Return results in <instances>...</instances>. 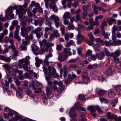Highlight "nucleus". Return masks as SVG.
I'll list each match as a JSON object with an SVG mask.
<instances>
[{
    "label": "nucleus",
    "mask_w": 121,
    "mask_h": 121,
    "mask_svg": "<svg viewBox=\"0 0 121 121\" xmlns=\"http://www.w3.org/2000/svg\"><path fill=\"white\" fill-rule=\"evenodd\" d=\"M42 68L45 74V76L46 80H49L52 76L55 78L59 77V75L56 73V70L53 67L52 68V73L51 72L52 68L51 66H48V69L46 66L45 65Z\"/></svg>",
    "instance_id": "nucleus-1"
},
{
    "label": "nucleus",
    "mask_w": 121,
    "mask_h": 121,
    "mask_svg": "<svg viewBox=\"0 0 121 121\" xmlns=\"http://www.w3.org/2000/svg\"><path fill=\"white\" fill-rule=\"evenodd\" d=\"M70 48H65L63 50V52L61 54V56L58 57V60L61 62L67 61V58L68 57L67 55H65L67 54L68 55L71 56L72 55V52H70Z\"/></svg>",
    "instance_id": "nucleus-2"
},
{
    "label": "nucleus",
    "mask_w": 121,
    "mask_h": 121,
    "mask_svg": "<svg viewBox=\"0 0 121 121\" xmlns=\"http://www.w3.org/2000/svg\"><path fill=\"white\" fill-rule=\"evenodd\" d=\"M27 6V3H26L24 4L23 5L24 8L22 6H19V9L16 11V12L18 14L19 17H22V15H24L26 13V9L25 8H26Z\"/></svg>",
    "instance_id": "nucleus-3"
},
{
    "label": "nucleus",
    "mask_w": 121,
    "mask_h": 121,
    "mask_svg": "<svg viewBox=\"0 0 121 121\" xmlns=\"http://www.w3.org/2000/svg\"><path fill=\"white\" fill-rule=\"evenodd\" d=\"M49 0L50 1V0H44L46 7L48 8L49 6L50 8L52 9L54 12H57L58 9L56 5L55 2L54 1L48 3Z\"/></svg>",
    "instance_id": "nucleus-4"
},
{
    "label": "nucleus",
    "mask_w": 121,
    "mask_h": 121,
    "mask_svg": "<svg viewBox=\"0 0 121 121\" xmlns=\"http://www.w3.org/2000/svg\"><path fill=\"white\" fill-rule=\"evenodd\" d=\"M81 107L80 104L78 102L76 103L74 106L70 109L69 112V115L71 117H75L77 115V113L75 112V110L74 109L76 108V109H79Z\"/></svg>",
    "instance_id": "nucleus-5"
},
{
    "label": "nucleus",
    "mask_w": 121,
    "mask_h": 121,
    "mask_svg": "<svg viewBox=\"0 0 121 121\" xmlns=\"http://www.w3.org/2000/svg\"><path fill=\"white\" fill-rule=\"evenodd\" d=\"M33 27L30 26H29L26 28L23 27L21 28L22 31L21 34V35L24 37H26L28 35L29 32L33 30Z\"/></svg>",
    "instance_id": "nucleus-6"
},
{
    "label": "nucleus",
    "mask_w": 121,
    "mask_h": 121,
    "mask_svg": "<svg viewBox=\"0 0 121 121\" xmlns=\"http://www.w3.org/2000/svg\"><path fill=\"white\" fill-rule=\"evenodd\" d=\"M77 75L76 74L72 72L71 74H69L68 75V79L69 81L66 80L65 82L66 84H68L70 83V82L73 79H74L77 77Z\"/></svg>",
    "instance_id": "nucleus-7"
},
{
    "label": "nucleus",
    "mask_w": 121,
    "mask_h": 121,
    "mask_svg": "<svg viewBox=\"0 0 121 121\" xmlns=\"http://www.w3.org/2000/svg\"><path fill=\"white\" fill-rule=\"evenodd\" d=\"M92 8L93 9V13L95 15H97L99 13V12L97 10L99 11H102L103 8L100 6H98L95 4H93L92 5Z\"/></svg>",
    "instance_id": "nucleus-8"
},
{
    "label": "nucleus",
    "mask_w": 121,
    "mask_h": 121,
    "mask_svg": "<svg viewBox=\"0 0 121 121\" xmlns=\"http://www.w3.org/2000/svg\"><path fill=\"white\" fill-rule=\"evenodd\" d=\"M28 82L26 81H22L20 83L21 87L18 89L19 91H22L23 89H26L28 86Z\"/></svg>",
    "instance_id": "nucleus-9"
},
{
    "label": "nucleus",
    "mask_w": 121,
    "mask_h": 121,
    "mask_svg": "<svg viewBox=\"0 0 121 121\" xmlns=\"http://www.w3.org/2000/svg\"><path fill=\"white\" fill-rule=\"evenodd\" d=\"M11 48L12 49L14 53L13 55V56L14 57H15L17 56L18 52L15 48V46L14 45H9L7 49H9Z\"/></svg>",
    "instance_id": "nucleus-10"
},
{
    "label": "nucleus",
    "mask_w": 121,
    "mask_h": 121,
    "mask_svg": "<svg viewBox=\"0 0 121 121\" xmlns=\"http://www.w3.org/2000/svg\"><path fill=\"white\" fill-rule=\"evenodd\" d=\"M77 39V44L78 45L81 43L84 38L83 35H82L79 31L78 32V34L76 36Z\"/></svg>",
    "instance_id": "nucleus-11"
},
{
    "label": "nucleus",
    "mask_w": 121,
    "mask_h": 121,
    "mask_svg": "<svg viewBox=\"0 0 121 121\" xmlns=\"http://www.w3.org/2000/svg\"><path fill=\"white\" fill-rule=\"evenodd\" d=\"M52 56V54L51 53H49L48 55H46L45 57V60L43 62V64L48 65L49 64V62L48 61L49 58Z\"/></svg>",
    "instance_id": "nucleus-12"
},
{
    "label": "nucleus",
    "mask_w": 121,
    "mask_h": 121,
    "mask_svg": "<svg viewBox=\"0 0 121 121\" xmlns=\"http://www.w3.org/2000/svg\"><path fill=\"white\" fill-rule=\"evenodd\" d=\"M113 66L112 65L110 66L108 68V69L104 72V73L106 75H112L113 72V70L112 69L114 68Z\"/></svg>",
    "instance_id": "nucleus-13"
},
{
    "label": "nucleus",
    "mask_w": 121,
    "mask_h": 121,
    "mask_svg": "<svg viewBox=\"0 0 121 121\" xmlns=\"http://www.w3.org/2000/svg\"><path fill=\"white\" fill-rule=\"evenodd\" d=\"M96 91L97 94L99 96H102L104 95L106 93V91L104 90L101 89L99 88H97L96 89Z\"/></svg>",
    "instance_id": "nucleus-14"
},
{
    "label": "nucleus",
    "mask_w": 121,
    "mask_h": 121,
    "mask_svg": "<svg viewBox=\"0 0 121 121\" xmlns=\"http://www.w3.org/2000/svg\"><path fill=\"white\" fill-rule=\"evenodd\" d=\"M111 57H112L114 59L115 58L120 55V50L118 49L114 52H112Z\"/></svg>",
    "instance_id": "nucleus-15"
},
{
    "label": "nucleus",
    "mask_w": 121,
    "mask_h": 121,
    "mask_svg": "<svg viewBox=\"0 0 121 121\" xmlns=\"http://www.w3.org/2000/svg\"><path fill=\"white\" fill-rule=\"evenodd\" d=\"M20 63L18 64V65L20 68L23 67V69L26 71L28 70V66L27 65V64L25 63L24 62H19Z\"/></svg>",
    "instance_id": "nucleus-16"
},
{
    "label": "nucleus",
    "mask_w": 121,
    "mask_h": 121,
    "mask_svg": "<svg viewBox=\"0 0 121 121\" xmlns=\"http://www.w3.org/2000/svg\"><path fill=\"white\" fill-rule=\"evenodd\" d=\"M29 58L30 57L29 56H27L25 58H23L19 60V62H24L26 64H29L30 62L28 60Z\"/></svg>",
    "instance_id": "nucleus-17"
},
{
    "label": "nucleus",
    "mask_w": 121,
    "mask_h": 121,
    "mask_svg": "<svg viewBox=\"0 0 121 121\" xmlns=\"http://www.w3.org/2000/svg\"><path fill=\"white\" fill-rule=\"evenodd\" d=\"M50 21H52L54 20V22L59 21L60 19L58 17L55 15H52L49 17Z\"/></svg>",
    "instance_id": "nucleus-18"
},
{
    "label": "nucleus",
    "mask_w": 121,
    "mask_h": 121,
    "mask_svg": "<svg viewBox=\"0 0 121 121\" xmlns=\"http://www.w3.org/2000/svg\"><path fill=\"white\" fill-rule=\"evenodd\" d=\"M107 116L108 118L110 119L113 118L115 120L117 118V116L115 114L111 113L110 112H108L107 113Z\"/></svg>",
    "instance_id": "nucleus-19"
},
{
    "label": "nucleus",
    "mask_w": 121,
    "mask_h": 121,
    "mask_svg": "<svg viewBox=\"0 0 121 121\" xmlns=\"http://www.w3.org/2000/svg\"><path fill=\"white\" fill-rule=\"evenodd\" d=\"M116 93L114 91L112 90H110L108 93V96L109 97L112 98L115 96Z\"/></svg>",
    "instance_id": "nucleus-20"
},
{
    "label": "nucleus",
    "mask_w": 121,
    "mask_h": 121,
    "mask_svg": "<svg viewBox=\"0 0 121 121\" xmlns=\"http://www.w3.org/2000/svg\"><path fill=\"white\" fill-rule=\"evenodd\" d=\"M52 36L55 37H59L60 35L58 32V31L57 30H55L53 31V34L50 36V38H51Z\"/></svg>",
    "instance_id": "nucleus-21"
},
{
    "label": "nucleus",
    "mask_w": 121,
    "mask_h": 121,
    "mask_svg": "<svg viewBox=\"0 0 121 121\" xmlns=\"http://www.w3.org/2000/svg\"><path fill=\"white\" fill-rule=\"evenodd\" d=\"M88 14V12L86 11H83L82 13V18L85 20H88V18L86 17Z\"/></svg>",
    "instance_id": "nucleus-22"
},
{
    "label": "nucleus",
    "mask_w": 121,
    "mask_h": 121,
    "mask_svg": "<svg viewBox=\"0 0 121 121\" xmlns=\"http://www.w3.org/2000/svg\"><path fill=\"white\" fill-rule=\"evenodd\" d=\"M42 28L40 27H38L35 29V30H32L31 31L32 34H37L40 33V32L42 30Z\"/></svg>",
    "instance_id": "nucleus-23"
},
{
    "label": "nucleus",
    "mask_w": 121,
    "mask_h": 121,
    "mask_svg": "<svg viewBox=\"0 0 121 121\" xmlns=\"http://www.w3.org/2000/svg\"><path fill=\"white\" fill-rule=\"evenodd\" d=\"M104 56L105 54L104 52H101L99 54H96V56L99 60H101L103 59Z\"/></svg>",
    "instance_id": "nucleus-24"
},
{
    "label": "nucleus",
    "mask_w": 121,
    "mask_h": 121,
    "mask_svg": "<svg viewBox=\"0 0 121 121\" xmlns=\"http://www.w3.org/2000/svg\"><path fill=\"white\" fill-rule=\"evenodd\" d=\"M115 21V19L113 17H109L107 20V22L110 25L113 24V22Z\"/></svg>",
    "instance_id": "nucleus-25"
},
{
    "label": "nucleus",
    "mask_w": 121,
    "mask_h": 121,
    "mask_svg": "<svg viewBox=\"0 0 121 121\" xmlns=\"http://www.w3.org/2000/svg\"><path fill=\"white\" fill-rule=\"evenodd\" d=\"M95 106H88L87 108V109L88 110L90 111L91 113H93L95 112V109L96 108Z\"/></svg>",
    "instance_id": "nucleus-26"
},
{
    "label": "nucleus",
    "mask_w": 121,
    "mask_h": 121,
    "mask_svg": "<svg viewBox=\"0 0 121 121\" xmlns=\"http://www.w3.org/2000/svg\"><path fill=\"white\" fill-rule=\"evenodd\" d=\"M89 22L90 23V25L92 26H94L96 25L97 26L98 25V24H97L96 23V19H95V22L94 21V20L93 19L91 18L89 20Z\"/></svg>",
    "instance_id": "nucleus-27"
},
{
    "label": "nucleus",
    "mask_w": 121,
    "mask_h": 121,
    "mask_svg": "<svg viewBox=\"0 0 121 121\" xmlns=\"http://www.w3.org/2000/svg\"><path fill=\"white\" fill-rule=\"evenodd\" d=\"M70 17V13L69 12H65L63 16V18L65 19L68 18L69 19Z\"/></svg>",
    "instance_id": "nucleus-28"
},
{
    "label": "nucleus",
    "mask_w": 121,
    "mask_h": 121,
    "mask_svg": "<svg viewBox=\"0 0 121 121\" xmlns=\"http://www.w3.org/2000/svg\"><path fill=\"white\" fill-rule=\"evenodd\" d=\"M43 22V20L42 19H41V20H40V19L38 20H35L34 24L35 26H37L38 25V24H39L40 26L41 25V24Z\"/></svg>",
    "instance_id": "nucleus-29"
},
{
    "label": "nucleus",
    "mask_w": 121,
    "mask_h": 121,
    "mask_svg": "<svg viewBox=\"0 0 121 121\" xmlns=\"http://www.w3.org/2000/svg\"><path fill=\"white\" fill-rule=\"evenodd\" d=\"M86 115L83 112L81 113L80 115V118L82 121H86V120L85 118Z\"/></svg>",
    "instance_id": "nucleus-30"
},
{
    "label": "nucleus",
    "mask_w": 121,
    "mask_h": 121,
    "mask_svg": "<svg viewBox=\"0 0 121 121\" xmlns=\"http://www.w3.org/2000/svg\"><path fill=\"white\" fill-rule=\"evenodd\" d=\"M81 75L82 79L89 77L87 73L85 71L83 72L82 73Z\"/></svg>",
    "instance_id": "nucleus-31"
},
{
    "label": "nucleus",
    "mask_w": 121,
    "mask_h": 121,
    "mask_svg": "<svg viewBox=\"0 0 121 121\" xmlns=\"http://www.w3.org/2000/svg\"><path fill=\"white\" fill-rule=\"evenodd\" d=\"M105 79L104 77L102 75H100L98 77V80L99 82H102L104 81Z\"/></svg>",
    "instance_id": "nucleus-32"
},
{
    "label": "nucleus",
    "mask_w": 121,
    "mask_h": 121,
    "mask_svg": "<svg viewBox=\"0 0 121 121\" xmlns=\"http://www.w3.org/2000/svg\"><path fill=\"white\" fill-rule=\"evenodd\" d=\"M65 87V86H60L57 90V92L59 93L62 92L64 90Z\"/></svg>",
    "instance_id": "nucleus-33"
},
{
    "label": "nucleus",
    "mask_w": 121,
    "mask_h": 121,
    "mask_svg": "<svg viewBox=\"0 0 121 121\" xmlns=\"http://www.w3.org/2000/svg\"><path fill=\"white\" fill-rule=\"evenodd\" d=\"M83 81L84 83L86 84L90 83V78L88 77L83 79Z\"/></svg>",
    "instance_id": "nucleus-34"
},
{
    "label": "nucleus",
    "mask_w": 121,
    "mask_h": 121,
    "mask_svg": "<svg viewBox=\"0 0 121 121\" xmlns=\"http://www.w3.org/2000/svg\"><path fill=\"white\" fill-rule=\"evenodd\" d=\"M104 52L105 53V54L107 56H111L112 52L110 53L106 48H105L104 49Z\"/></svg>",
    "instance_id": "nucleus-35"
},
{
    "label": "nucleus",
    "mask_w": 121,
    "mask_h": 121,
    "mask_svg": "<svg viewBox=\"0 0 121 121\" xmlns=\"http://www.w3.org/2000/svg\"><path fill=\"white\" fill-rule=\"evenodd\" d=\"M103 17V15H99L98 16H97L96 17L95 19L96 21V23L97 24L99 25V22H98V19H102Z\"/></svg>",
    "instance_id": "nucleus-36"
},
{
    "label": "nucleus",
    "mask_w": 121,
    "mask_h": 121,
    "mask_svg": "<svg viewBox=\"0 0 121 121\" xmlns=\"http://www.w3.org/2000/svg\"><path fill=\"white\" fill-rule=\"evenodd\" d=\"M65 27L63 25L61 26L60 28V30L62 33V34L63 35H64L65 32Z\"/></svg>",
    "instance_id": "nucleus-37"
},
{
    "label": "nucleus",
    "mask_w": 121,
    "mask_h": 121,
    "mask_svg": "<svg viewBox=\"0 0 121 121\" xmlns=\"http://www.w3.org/2000/svg\"><path fill=\"white\" fill-rule=\"evenodd\" d=\"M33 34L32 33H30L29 36L27 35L26 37H25L26 38V39L27 40L32 39L33 38Z\"/></svg>",
    "instance_id": "nucleus-38"
},
{
    "label": "nucleus",
    "mask_w": 121,
    "mask_h": 121,
    "mask_svg": "<svg viewBox=\"0 0 121 121\" xmlns=\"http://www.w3.org/2000/svg\"><path fill=\"white\" fill-rule=\"evenodd\" d=\"M63 46L61 44L57 45L56 46V49L58 51L61 50H62Z\"/></svg>",
    "instance_id": "nucleus-39"
},
{
    "label": "nucleus",
    "mask_w": 121,
    "mask_h": 121,
    "mask_svg": "<svg viewBox=\"0 0 121 121\" xmlns=\"http://www.w3.org/2000/svg\"><path fill=\"white\" fill-rule=\"evenodd\" d=\"M112 41L111 40L109 41H104V43L105 45L107 46H109L111 45H112Z\"/></svg>",
    "instance_id": "nucleus-40"
},
{
    "label": "nucleus",
    "mask_w": 121,
    "mask_h": 121,
    "mask_svg": "<svg viewBox=\"0 0 121 121\" xmlns=\"http://www.w3.org/2000/svg\"><path fill=\"white\" fill-rule=\"evenodd\" d=\"M43 42L44 44V45L47 48L50 47V43L47 42L46 40L44 39L43 40Z\"/></svg>",
    "instance_id": "nucleus-41"
},
{
    "label": "nucleus",
    "mask_w": 121,
    "mask_h": 121,
    "mask_svg": "<svg viewBox=\"0 0 121 121\" xmlns=\"http://www.w3.org/2000/svg\"><path fill=\"white\" fill-rule=\"evenodd\" d=\"M115 91L118 92H119L121 91V86L118 85L116 86L115 89Z\"/></svg>",
    "instance_id": "nucleus-42"
},
{
    "label": "nucleus",
    "mask_w": 121,
    "mask_h": 121,
    "mask_svg": "<svg viewBox=\"0 0 121 121\" xmlns=\"http://www.w3.org/2000/svg\"><path fill=\"white\" fill-rule=\"evenodd\" d=\"M92 53V51L91 50H88L87 51L86 54V57L91 56V54Z\"/></svg>",
    "instance_id": "nucleus-43"
},
{
    "label": "nucleus",
    "mask_w": 121,
    "mask_h": 121,
    "mask_svg": "<svg viewBox=\"0 0 121 121\" xmlns=\"http://www.w3.org/2000/svg\"><path fill=\"white\" fill-rule=\"evenodd\" d=\"M78 66L79 68H83V65L82 61H79L78 63Z\"/></svg>",
    "instance_id": "nucleus-44"
},
{
    "label": "nucleus",
    "mask_w": 121,
    "mask_h": 121,
    "mask_svg": "<svg viewBox=\"0 0 121 121\" xmlns=\"http://www.w3.org/2000/svg\"><path fill=\"white\" fill-rule=\"evenodd\" d=\"M3 67L6 69L7 71H9L10 69V66L7 64L3 65Z\"/></svg>",
    "instance_id": "nucleus-45"
},
{
    "label": "nucleus",
    "mask_w": 121,
    "mask_h": 121,
    "mask_svg": "<svg viewBox=\"0 0 121 121\" xmlns=\"http://www.w3.org/2000/svg\"><path fill=\"white\" fill-rule=\"evenodd\" d=\"M78 53V55H81L82 54V47H80L77 48Z\"/></svg>",
    "instance_id": "nucleus-46"
},
{
    "label": "nucleus",
    "mask_w": 121,
    "mask_h": 121,
    "mask_svg": "<svg viewBox=\"0 0 121 121\" xmlns=\"http://www.w3.org/2000/svg\"><path fill=\"white\" fill-rule=\"evenodd\" d=\"M116 67L117 69H121V63H117L115 64Z\"/></svg>",
    "instance_id": "nucleus-47"
},
{
    "label": "nucleus",
    "mask_w": 121,
    "mask_h": 121,
    "mask_svg": "<svg viewBox=\"0 0 121 121\" xmlns=\"http://www.w3.org/2000/svg\"><path fill=\"white\" fill-rule=\"evenodd\" d=\"M101 33L102 35L104 36L105 38L107 39L108 38V34L107 33H105L104 30H102V32Z\"/></svg>",
    "instance_id": "nucleus-48"
},
{
    "label": "nucleus",
    "mask_w": 121,
    "mask_h": 121,
    "mask_svg": "<svg viewBox=\"0 0 121 121\" xmlns=\"http://www.w3.org/2000/svg\"><path fill=\"white\" fill-rule=\"evenodd\" d=\"M91 5L89 4L83 5L82 7L83 10V11L86 10L88 9V8Z\"/></svg>",
    "instance_id": "nucleus-49"
},
{
    "label": "nucleus",
    "mask_w": 121,
    "mask_h": 121,
    "mask_svg": "<svg viewBox=\"0 0 121 121\" xmlns=\"http://www.w3.org/2000/svg\"><path fill=\"white\" fill-rule=\"evenodd\" d=\"M14 81L17 86H19L18 88V89L20 87H21V85L20 84V83L19 80L18 79H15L14 80Z\"/></svg>",
    "instance_id": "nucleus-50"
},
{
    "label": "nucleus",
    "mask_w": 121,
    "mask_h": 121,
    "mask_svg": "<svg viewBox=\"0 0 121 121\" xmlns=\"http://www.w3.org/2000/svg\"><path fill=\"white\" fill-rule=\"evenodd\" d=\"M46 91L48 95H50L52 94V91L50 90L49 88L48 87L46 88Z\"/></svg>",
    "instance_id": "nucleus-51"
},
{
    "label": "nucleus",
    "mask_w": 121,
    "mask_h": 121,
    "mask_svg": "<svg viewBox=\"0 0 121 121\" xmlns=\"http://www.w3.org/2000/svg\"><path fill=\"white\" fill-rule=\"evenodd\" d=\"M95 107L96 109H97V111L100 114L102 113V111L99 106H96Z\"/></svg>",
    "instance_id": "nucleus-52"
},
{
    "label": "nucleus",
    "mask_w": 121,
    "mask_h": 121,
    "mask_svg": "<svg viewBox=\"0 0 121 121\" xmlns=\"http://www.w3.org/2000/svg\"><path fill=\"white\" fill-rule=\"evenodd\" d=\"M85 97L84 95L80 94L79 95L78 98L81 100H83L85 99Z\"/></svg>",
    "instance_id": "nucleus-53"
},
{
    "label": "nucleus",
    "mask_w": 121,
    "mask_h": 121,
    "mask_svg": "<svg viewBox=\"0 0 121 121\" xmlns=\"http://www.w3.org/2000/svg\"><path fill=\"white\" fill-rule=\"evenodd\" d=\"M88 35L89 38L91 39L92 40H94L95 39L93 37V35L91 33H90Z\"/></svg>",
    "instance_id": "nucleus-54"
},
{
    "label": "nucleus",
    "mask_w": 121,
    "mask_h": 121,
    "mask_svg": "<svg viewBox=\"0 0 121 121\" xmlns=\"http://www.w3.org/2000/svg\"><path fill=\"white\" fill-rule=\"evenodd\" d=\"M55 24V25L56 27L58 28L61 25V22H59V21L54 22Z\"/></svg>",
    "instance_id": "nucleus-55"
},
{
    "label": "nucleus",
    "mask_w": 121,
    "mask_h": 121,
    "mask_svg": "<svg viewBox=\"0 0 121 121\" xmlns=\"http://www.w3.org/2000/svg\"><path fill=\"white\" fill-rule=\"evenodd\" d=\"M17 96L18 98H22V94L21 92L19 91L17 92Z\"/></svg>",
    "instance_id": "nucleus-56"
},
{
    "label": "nucleus",
    "mask_w": 121,
    "mask_h": 121,
    "mask_svg": "<svg viewBox=\"0 0 121 121\" xmlns=\"http://www.w3.org/2000/svg\"><path fill=\"white\" fill-rule=\"evenodd\" d=\"M64 24L65 25H69L70 24V22L69 21L65 19L64 20Z\"/></svg>",
    "instance_id": "nucleus-57"
},
{
    "label": "nucleus",
    "mask_w": 121,
    "mask_h": 121,
    "mask_svg": "<svg viewBox=\"0 0 121 121\" xmlns=\"http://www.w3.org/2000/svg\"><path fill=\"white\" fill-rule=\"evenodd\" d=\"M35 59L36 62L39 63L40 64L43 62L42 60L41 59H39L37 57H35Z\"/></svg>",
    "instance_id": "nucleus-58"
},
{
    "label": "nucleus",
    "mask_w": 121,
    "mask_h": 121,
    "mask_svg": "<svg viewBox=\"0 0 121 121\" xmlns=\"http://www.w3.org/2000/svg\"><path fill=\"white\" fill-rule=\"evenodd\" d=\"M68 28L69 30H73L75 28V27L73 25H70V24L68 26Z\"/></svg>",
    "instance_id": "nucleus-59"
},
{
    "label": "nucleus",
    "mask_w": 121,
    "mask_h": 121,
    "mask_svg": "<svg viewBox=\"0 0 121 121\" xmlns=\"http://www.w3.org/2000/svg\"><path fill=\"white\" fill-rule=\"evenodd\" d=\"M19 49L21 51H26V47L23 46H20L19 47Z\"/></svg>",
    "instance_id": "nucleus-60"
},
{
    "label": "nucleus",
    "mask_w": 121,
    "mask_h": 121,
    "mask_svg": "<svg viewBox=\"0 0 121 121\" xmlns=\"http://www.w3.org/2000/svg\"><path fill=\"white\" fill-rule=\"evenodd\" d=\"M65 39L66 41H68L69 39V33H67L65 35Z\"/></svg>",
    "instance_id": "nucleus-61"
},
{
    "label": "nucleus",
    "mask_w": 121,
    "mask_h": 121,
    "mask_svg": "<svg viewBox=\"0 0 121 121\" xmlns=\"http://www.w3.org/2000/svg\"><path fill=\"white\" fill-rule=\"evenodd\" d=\"M34 89L35 90V92L40 93L41 91V90L40 88H38L36 89V88H35L34 87Z\"/></svg>",
    "instance_id": "nucleus-62"
},
{
    "label": "nucleus",
    "mask_w": 121,
    "mask_h": 121,
    "mask_svg": "<svg viewBox=\"0 0 121 121\" xmlns=\"http://www.w3.org/2000/svg\"><path fill=\"white\" fill-rule=\"evenodd\" d=\"M36 8L37 9L38 12L39 13H41L42 12V10L41 8L39 6V4L36 7Z\"/></svg>",
    "instance_id": "nucleus-63"
},
{
    "label": "nucleus",
    "mask_w": 121,
    "mask_h": 121,
    "mask_svg": "<svg viewBox=\"0 0 121 121\" xmlns=\"http://www.w3.org/2000/svg\"><path fill=\"white\" fill-rule=\"evenodd\" d=\"M31 4L33 6H35L36 7L38 6L39 4L38 3H36L35 1H32L31 2Z\"/></svg>",
    "instance_id": "nucleus-64"
}]
</instances>
